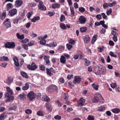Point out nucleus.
<instances>
[{
    "instance_id": "nucleus-1",
    "label": "nucleus",
    "mask_w": 120,
    "mask_h": 120,
    "mask_svg": "<svg viewBox=\"0 0 120 120\" xmlns=\"http://www.w3.org/2000/svg\"><path fill=\"white\" fill-rule=\"evenodd\" d=\"M106 71V68L104 66H101V67L97 71H95V73L97 75H100L101 74L104 75Z\"/></svg>"
},
{
    "instance_id": "nucleus-2",
    "label": "nucleus",
    "mask_w": 120,
    "mask_h": 120,
    "mask_svg": "<svg viewBox=\"0 0 120 120\" xmlns=\"http://www.w3.org/2000/svg\"><path fill=\"white\" fill-rule=\"evenodd\" d=\"M57 90V88L54 85H52L49 86L48 88V92L51 93L56 92Z\"/></svg>"
},
{
    "instance_id": "nucleus-3",
    "label": "nucleus",
    "mask_w": 120,
    "mask_h": 120,
    "mask_svg": "<svg viewBox=\"0 0 120 120\" xmlns=\"http://www.w3.org/2000/svg\"><path fill=\"white\" fill-rule=\"evenodd\" d=\"M5 47L9 49H13L15 46V43L13 42H7L4 45Z\"/></svg>"
},
{
    "instance_id": "nucleus-4",
    "label": "nucleus",
    "mask_w": 120,
    "mask_h": 120,
    "mask_svg": "<svg viewBox=\"0 0 120 120\" xmlns=\"http://www.w3.org/2000/svg\"><path fill=\"white\" fill-rule=\"evenodd\" d=\"M36 94L34 93V92L31 91L27 95L28 98L30 100H32L35 98Z\"/></svg>"
},
{
    "instance_id": "nucleus-5",
    "label": "nucleus",
    "mask_w": 120,
    "mask_h": 120,
    "mask_svg": "<svg viewBox=\"0 0 120 120\" xmlns=\"http://www.w3.org/2000/svg\"><path fill=\"white\" fill-rule=\"evenodd\" d=\"M17 12V11L16 9L13 8L9 11L8 15L10 16H13L16 15Z\"/></svg>"
},
{
    "instance_id": "nucleus-6",
    "label": "nucleus",
    "mask_w": 120,
    "mask_h": 120,
    "mask_svg": "<svg viewBox=\"0 0 120 120\" xmlns=\"http://www.w3.org/2000/svg\"><path fill=\"white\" fill-rule=\"evenodd\" d=\"M86 21V18L83 15L80 16L78 20V22L79 23L82 24L85 23Z\"/></svg>"
},
{
    "instance_id": "nucleus-7",
    "label": "nucleus",
    "mask_w": 120,
    "mask_h": 120,
    "mask_svg": "<svg viewBox=\"0 0 120 120\" xmlns=\"http://www.w3.org/2000/svg\"><path fill=\"white\" fill-rule=\"evenodd\" d=\"M37 68V66L34 63H32L31 65L29 64L27 66V68L29 70L32 71L34 70Z\"/></svg>"
},
{
    "instance_id": "nucleus-8",
    "label": "nucleus",
    "mask_w": 120,
    "mask_h": 120,
    "mask_svg": "<svg viewBox=\"0 0 120 120\" xmlns=\"http://www.w3.org/2000/svg\"><path fill=\"white\" fill-rule=\"evenodd\" d=\"M42 2L40 1L39 2L38 5V8L39 9L42 11H45L46 8L45 6L43 5Z\"/></svg>"
},
{
    "instance_id": "nucleus-9",
    "label": "nucleus",
    "mask_w": 120,
    "mask_h": 120,
    "mask_svg": "<svg viewBox=\"0 0 120 120\" xmlns=\"http://www.w3.org/2000/svg\"><path fill=\"white\" fill-rule=\"evenodd\" d=\"M7 91V94H5V98H8L9 97V95L13 94V93L10 88L8 86H7L6 88Z\"/></svg>"
},
{
    "instance_id": "nucleus-10",
    "label": "nucleus",
    "mask_w": 120,
    "mask_h": 120,
    "mask_svg": "<svg viewBox=\"0 0 120 120\" xmlns=\"http://www.w3.org/2000/svg\"><path fill=\"white\" fill-rule=\"evenodd\" d=\"M85 102V100L83 98H81L78 101H77V104L78 107H81L84 105Z\"/></svg>"
},
{
    "instance_id": "nucleus-11",
    "label": "nucleus",
    "mask_w": 120,
    "mask_h": 120,
    "mask_svg": "<svg viewBox=\"0 0 120 120\" xmlns=\"http://www.w3.org/2000/svg\"><path fill=\"white\" fill-rule=\"evenodd\" d=\"M4 24L5 25L7 28L11 27V26L10 20L9 19L7 18L5 19L4 22Z\"/></svg>"
},
{
    "instance_id": "nucleus-12",
    "label": "nucleus",
    "mask_w": 120,
    "mask_h": 120,
    "mask_svg": "<svg viewBox=\"0 0 120 120\" xmlns=\"http://www.w3.org/2000/svg\"><path fill=\"white\" fill-rule=\"evenodd\" d=\"M81 78L80 76H75V77L74 79L73 82L75 84L76 83H79L81 82Z\"/></svg>"
},
{
    "instance_id": "nucleus-13",
    "label": "nucleus",
    "mask_w": 120,
    "mask_h": 120,
    "mask_svg": "<svg viewBox=\"0 0 120 120\" xmlns=\"http://www.w3.org/2000/svg\"><path fill=\"white\" fill-rule=\"evenodd\" d=\"M13 79L12 78L8 77L6 80H4V82L5 83L9 85L13 82Z\"/></svg>"
},
{
    "instance_id": "nucleus-14",
    "label": "nucleus",
    "mask_w": 120,
    "mask_h": 120,
    "mask_svg": "<svg viewBox=\"0 0 120 120\" xmlns=\"http://www.w3.org/2000/svg\"><path fill=\"white\" fill-rule=\"evenodd\" d=\"M23 4V2L21 0H16L15 1V5L17 7L21 6Z\"/></svg>"
},
{
    "instance_id": "nucleus-15",
    "label": "nucleus",
    "mask_w": 120,
    "mask_h": 120,
    "mask_svg": "<svg viewBox=\"0 0 120 120\" xmlns=\"http://www.w3.org/2000/svg\"><path fill=\"white\" fill-rule=\"evenodd\" d=\"M49 58V56H45L44 58V59L45 60L46 63V65L47 66H49L50 64Z\"/></svg>"
},
{
    "instance_id": "nucleus-16",
    "label": "nucleus",
    "mask_w": 120,
    "mask_h": 120,
    "mask_svg": "<svg viewBox=\"0 0 120 120\" xmlns=\"http://www.w3.org/2000/svg\"><path fill=\"white\" fill-rule=\"evenodd\" d=\"M53 68H46V73L47 74L51 76L53 74L51 72L53 71Z\"/></svg>"
},
{
    "instance_id": "nucleus-17",
    "label": "nucleus",
    "mask_w": 120,
    "mask_h": 120,
    "mask_svg": "<svg viewBox=\"0 0 120 120\" xmlns=\"http://www.w3.org/2000/svg\"><path fill=\"white\" fill-rule=\"evenodd\" d=\"M8 60L9 58L7 56H0V61H7Z\"/></svg>"
},
{
    "instance_id": "nucleus-18",
    "label": "nucleus",
    "mask_w": 120,
    "mask_h": 120,
    "mask_svg": "<svg viewBox=\"0 0 120 120\" xmlns=\"http://www.w3.org/2000/svg\"><path fill=\"white\" fill-rule=\"evenodd\" d=\"M18 97L21 100H23L26 98V95L23 93L19 94Z\"/></svg>"
},
{
    "instance_id": "nucleus-19",
    "label": "nucleus",
    "mask_w": 120,
    "mask_h": 120,
    "mask_svg": "<svg viewBox=\"0 0 120 120\" xmlns=\"http://www.w3.org/2000/svg\"><path fill=\"white\" fill-rule=\"evenodd\" d=\"M29 84L28 82H26L25 84V86L23 87L22 89L24 90H28L29 88Z\"/></svg>"
},
{
    "instance_id": "nucleus-20",
    "label": "nucleus",
    "mask_w": 120,
    "mask_h": 120,
    "mask_svg": "<svg viewBox=\"0 0 120 120\" xmlns=\"http://www.w3.org/2000/svg\"><path fill=\"white\" fill-rule=\"evenodd\" d=\"M60 5L57 3H56L53 4L52 6V8L53 9L58 8L60 7Z\"/></svg>"
},
{
    "instance_id": "nucleus-21",
    "label": "nucleus",
    "mask_w": 120,
    "mask_h": 120,
    "mask_svg": "<svg viewBox=\"0 0 120 120\" xmlns=\"http://www.w3.org/2000/svg\"><path fill=\"white\" fill-rule=\"evenodd\" d=\"M90 40V38L88 35H86L84 39V41L86 43L89 42Z\"/></svg>"
},
{
    "instance_id": "nucleus-22",
    "label": "nucleus",
    "mask_w": 120,
    "mask_h": 120,
    "mask_svg": "<svg viewBox=\"0 0 120 120\" xmlns=\"http://www.w3.org/2000/svg\"><path fill=\"white\" fill-rule=\"evenodd\" d=\"M60 62L63 64H64L66 61V59L65 57L63 56H62L60 59Z\"/></svg>"
},
{
    "instance_id": "nucleus-23",
    "label": "nucleus",
    "mask_w": 120,
    "mask_h": 120,
    "mask_svg": "<svg viewBox=\"0 0 120 120\" xmlns=\"http://www.w3.org/2000/svg\"><path fill=\"white\" fill-rule=\"evenodd\" d=\"M7 98V99L6 101V102H9L11 101H13L14 99V97L13 96H9V97L8 98L7 97L6 98Z\"/></svg>"
},
{
    "instance_id": "nucleus-24",
    "label": "nucleus",
    "mask_w": 120,
    "mask_h": 120,
    "mask_svg": "<svg viewBox=\"0 0 120 120\" xmlns=\"http://www.w3.org/2000/svg\"><path fill=\"white\" fill-rule=\"evenodd\" d=\"M7 10L8 11H9V10L13 8L12 4L11 3H9L6 5Z\"/></svg>"
},
{
    "instance_id": "nucleus-25",
    "label": "nucleus",
    "mask_w": 120,
    "mask_h": 120,
    "mask_svg": "<svg viewBox=\"0 0 120 120\" xmlns=\"http://www.w3.org/2000/svg\"><path fill=\"white\" fill-rule=\"evenodd\" d=\"M20 74L23 77L26 79L28 78V77L27 74L24 72L23 71H21L20 72Z\"/></svg>"
},
{
    "instance_id": "nucleus-26",
    "label": "nucleus",
    "mask_w": 120,
    "mask_h": 120,
    "mask_svg": "<svg viewBox=\"0 0 120 120\" xmlns=\"http://www.w3.org/2000/svg\"><path fill=\"white\" fill-rule=\"evenodd\" d=\"M16 36L18 38L20 39H22L24 38V36L23 34L20 35L19 33H17Z\"/></svg>"
},
{
    "instance_id": "nucleus-27",
    "label": "nucleus",
    "mask_w": 120,
    "mask_h": 120,
    "mask_svg": "<svg viewBox=\"0 0 120 120\" xmlns=\"http://www.w3.org/2000/svg\"><path fill=\"white\" fill-rule=\"evenodd\" d=\"M112 111L114 113H118L120 112V109L115 108L112 109Z\"/></svg>"
},
{
    "instance_id": "nucleus-28",
    "label": "nucleus",
    "mask_w": 120,
    "mask_h": 120,
    "mask_svg": "<svg viewBox=\"0 0 120 120\" xmlns=\"http://www.w3.org/2000/svg\"><path fill=\"white\" fill-rule=\"evenodd\" d=\"M87 29L86 27H83L80 28V31L82 33H84L87 30Z\"/></svg>"
},
{
    "instance_id": "nucleus-29",
    "label": "nucleus",
    "mask_w": 120,
    "mask_h": 120,
    "mask_svg": "<svg viewBox=\"0 0 120 120\" xmlns=\"http://www.w3.org/2000/svg\"><path fill=\"white\" fill-rule=\"evenodd\" d=\"M65 20V17L64 15L63 14L61 15L60 18V21L61 22H63Z\"/></svg>"
},
{
    "instance_id": "nucleus-30",
    "label": "nucleus",
    "mask_w": 120,
    "mask_h": 120,
    "mask_svg": "<svg viewBox=\"0 0 120 120\" xmlns=\"http://www.w3.org/2000/svg\"><path fill=\"white\" fill-rule=\"evenodd\" d=\"M6 115L5 112H4L0 115V120H2L4 119Z\"/></svg>"
},
{
    "instance_id": "nucleus-31",
    "label": "nucleus",
    "mask_w": 120,
    "mask_h": 120,
    "mask_svg": "<svg viewBox=\"0 0 120 120\" xmlns=\"http://www.w3.org/2000/svg\"><path fill=\"white\" fill-rule=\"evenodd\" d=\"M17 108V107L16 105H14L12 107L9 108L8 109V110H13L15 111Z\"/></svg>"
},
{
    "instance_id": "nucleus-32",
    "label": "nucleus",
    "mask_w": 120,
    "mask_h": 120,
    "mask_svg": "<svg viewBox=\"0 0 120 120\" xmlns=\"http://www.w3.org/2000/svg\"><path fill=\"white\" fill-rule=\"evenodd\" d=\"M60 28L63 30H66L67 29V27L65 24L63 23H61L60 24Z\"/></svg>"
},
{
    "instance_id": "nucleus-33",
    "label": "nucleus",
    "mask_w": 120,
    "mask_h": 120,
    "mask_svg": "<svg viewBox=\"0 0 120 120\" xmlns=\"http://www.w3.org/2000/svg\"><path fill=\"white\" fill-rule=\"evenodd\" d=\"M37 115L38 116H43L44 114L43 111L41 110H39L37 112Z\"/></svg>"
},
{
    "instance_id": "nucleus-34",
    "label": "nucleus",
    "mask_w": 120,
    "mask_h": 120,
    "mask_svg": "<svg viewBox=\"0 0 120 120\" xmlns=\"http://www.w3.org/2000/svg\"><path fill=\"white\" fill-rule=\"evenodd\" d=\"M71 10V17H72L74 16V15L75 14V12L74 11V8L73 7H70Z\"/></svg>"
},
{
    "instance_id": "nucleus-35",
    "label": "nucleus",
    "mask_w": 120,
    "mask_h": 120,
    "mask_svg": "<svg viewBox=\"0 0 120 120\" xmlns=\"http://www.w3.org/2000/svg\"><path fill=\"white\" fill-rule=\"evenodd\" d=\"M92 86L94 89L96 90H98V86L97 85H96L94 83H93L92 84Z\"/></svg>"
},
{
    "instance_id": "nucleus-36",
    "label": "nucleus",
    "mask_w": 120,
    "mask_h": 120,
    "mask_svg": "<svg viewBox=\"0 0 120 120\" xmlns=\"http://www.w3.org/2000/svg\"><path fill=\"white\" fill-rule=\"evenodd\" d=\"M99 99L98 97L96 96L93 99V102L94 103L98 102L99 101Z\"/></svg>"
},
{
    "instance_id": "nucleus-37",
    "label": "nucleus",
    "mask_w": 120,
    "mask_h": 120,
    "mask_svg": "<svg viewBox=\"0 0 120 120\" xmlns=\"http://www.w3.org/2000/svg\"><path fill=\"white\" fill-rule=\"evenodd\" d=\"M97 36L95 35L93 37L91 43L92 44H93L95 42L97 39Z\"/></svg>"
},
{
    "instance_id": "nucleus-38",
    "label": "nucleus",
    "mask_w": 120,
    "mask_h": 120,
    "mask_svg": "<svg viewBox=\"0 0 120 120\" xmlns=\"http://www.w3.org/2000/svg\"><path fill=\"white\" fill-rule=\"evenodd\" d=\"M39 66L40 69L41 70L43 71H45V67L44 66L41 64L39 65Z\"/></svg>"
},
{
    "instance_id": "nucleus-39",
    "label": "nucleus",
    "mask_w": 120,
    "mask_h": 120,
    "mask_svg": "<svg viewBox=\"0 0 120 120\" xmlns=\"http://www.w3.org/2000/svg\"><path fill=\"white\" fill-rule=\"evenodd\" d=\"M40 44L41 45H45L46 43V41L44 39H42L39 42Z\"/></svg>"
},
{
    "instance_id": "nucleus-40",
    "label": "nucleus",
    "mask_w": 120,
    "mask_h": 120,
    "mask_svg": "<svg viewBox=\"0 0 120 120\" xmlns=\"http://www.w3.org/2000/svg\"><path fill=\"white\" fill-rule=\"evenodd\" d=\"M55 13L54 12H51L49 11L48 13V15L50 16H52L55 14Z\"/></svg>"
},
{
    "instance_id": "nucleus-41",
    "label": "nucleus",
    "mask_w": 120,
    "mask_h": 120,
    "mask_svg": "<svg viewBox=\"0 0 120 120\" xmlns=\"http://www.w3.org/2000/svg\"><path fill=\"white\" fill-rule=\"evenodd\" d=\"M87 119L88 120H94V118L93 116L89 115L88 116Z\"/></svg>"
},
{
    "instance_id": "nucleus-42",
    "label": "nucleus",
    "mask_w": 120,
    "mask_h": 120,
    "mask_svg": "<svg viewBox=\"0 0 120 120\" xmlns=\"http://www.w3.org/2000/svg\"><path fill=\"white\" fill-rule=\"evenodd\" d=\"M105 48L104 46H102L101 47H98V49L100 52H102L103 50V49Z\"/></svg>"
},
{
    "instance_id": "nucleus-43",
    "label": "nucleus",
    "mask_w": 120,
    "mask_h": 120,
    "mask_svg": "<svg viewBox=\"0 0 120 120\" xmlns=\"http://www.w3.org/2000/svg\"><path fill=\"white\" fill-rule=\"evenodd\" d=\"M109 4L107 3H105L103 5V8L104 9H106V8H108L109 5Z\"/></svg>"
},
{
    "instance_id": "nucleus-44",
    "label": "nucleus",
    "mask_w": 120,
    "mask_h": 120,
    "mask_svg": "<svg viewBox=\"0 0 120 120\" xmlns=\"http://www.w3.org/2000/svg\"><path fill=\"white\" fill-rule=\"evenodd\" d=\"M29 41V40L28 39L26 38L24 40H22L21 41V42L23 43H27Z\"/></svg>"
},
{
    "instance_id": "nucleus-45",
    "label": "nucleus",
    "mask_w": 120,
    "mask_h": 120,
    "mask_svg": "<svg viewBox=\"0 0 120 120\" xmlns=\"http://www.w3.org/2000/svg\"><path fill=\"white\" fill-rule=\"evenodd\" d=\"M75 41L73 40L72 39L69 40V44H71L72 45H74L75 44Z\"/></svg>"
},
{
    "instance_id": "nucleus-46",
    "label": "nucleus",
    "mask_w": 120,
    "mask_h": 120,
    "mask_svg": "<svg viewBox=\"0 0 120 120\" xmlns=\"http://www.w3.org/2000/svg\"><path fill=\"white\" fill-rule=\"evenodd\" d=\"M64 47L63 45H60L59 46L58 50L59 51H61L64 49Z\"/></svg>"
},
{
    "instance_id": "nucleus-47",
    "label": "nucleus",
    "mask_w": 120,
    "mask_h": 120,
    "mask_svg": "<svg viewBox=\"0 0 120 120\" xmlns=\"http://www.w3.org/2000/svg\"><path fill=\"white\" fill-rule=\"evenodd\" d=\"M79 11L82 13L85 11V9L83 7H80L79 8Z\"/></svg>"
},
{
    "instance_id": "nucleus-48",
    "label": "nucleus",
    "mask_w": 120,
    "mask_h": 120,
    "mask_svg": "<svg viewBox=\"0 0 120 120\" xmlns=\"http://www.w3.org/2000/svg\"><path fill=\"white\" fill-rule=\"evenodd\" d=\"M64 97L65 101L67 100L68 98V94L67 93H64Z\"/></svg>"
},
{
    "instance_id": "nucleus-49",
    "label": "nucleus",
    "mask_w": 120,
    "mask_h": 120,
    "mask_svg": "<svg viewBox=\"0 0 120 120\" xmlns=\"http://www.w3.org/2000/svg\"><path fill=\"white\" fill-rule=\"evenodd\" d=\"M34 44V43L33 41H31L27 44V45L28 46H33Z\"/></svg>"
},
{
    "instance_id": "nucleus-50",
    "label": "nucleus",
    "mask_w": 120,
    "mask_h": 120,
    "mask_svg": "<svg viewBox=\"0 0 120 120\" xmlns=\"http://www.w3.org/2000/svg\"><path fill=\"white\" fill-rule=\"evenodd\" d=\"M66 46L67 49L68 50L70 49L73 47L72 45H70L69 44H67L66 45Z\"/></svg>"
},
{
    "instance_id": "nucleus-51",
    "label": "nucleus",
    "mask_w": 120,
    "mask_h": 120,
    "mask_svg": "<svg viewBox=\"0 0 120 120\" xmlns=\"http://www.w3.org/2000/svg\"><path fill=\"white\" fill-rule=\"evenodd\" d=\"M109 54L110 56L114 57H116L117 56L116 55H115L111 51L110 52Z\"/></svg>"
},
{
    "instance_id": "nucleus-52",
    "label": "nucleus",
    "mask_w": 120,
    "mask_h": 120,
    "mask_svg": "<svg viewBox=\"0 0 120 120\" xmlns=\"http://www.w3.org/2000/svg\"><path fill=\"white\" fill-rule=\"evenodd\" d=\"M105 110V108L102 106L99 107L98 108V110L99 111H101L104 110Z\"/></svg>"
},
{
    "instance_id": "nucleus-53",
    "label": "nucleus",
    "mask_w": 120,
    "mask_h": 120,
    "mask_svg": "<svg viewBox=\"0 0 120 120\" xmlns=\"http://www.w3.org/2000/svg\"><path fill=\"white\" fill-rule=\"evenodd\" d=\"M32 12L30 11L28 12L27 15V18L28 19H29L30 17L32 15Z\"/></svg>"
},
{
    "instance_id": "nucleus-54",
    "label": "nucleus",
    "mask_w": 120,
    "mask_h": 120,
    "mask_svg": "<svg viewBox=\"0 0 120 120\" xmlns=\"http://www.w3.org/2000/svg\"><path fill=\"white\" fill-rule=\"evenodd\" d=\"M109 6L110 7H112V6H114L116 4V2L115 1H113L111 3H109Z\"/></svg>"
},
{
    "instance_id": "nucleus-55",
    "label": "nucleus",
    "mask_w": 120,
    "mask_h": 120,
    "mask_svg": "<svg viewBox=\"0 0 120 120\" xmlns=\"http://www.w3.org/2000/svg\"><path fill=\"white\" fill-rule=\"evenodd\" d=\"M46 106L47 109H49L51 107V106L50 104L49 103H47L46 104Z\"/></svg>"
},
{
    "instance_id": "nucleus-56",
    "label": "nucleus",
    "mask_w": 120,
    "mask_h": 120,
    "mask_svg": "<svg viewBox=\"0 0 120 120\" xmlns=\"http://www.w3.org/2000/svg\"><path fill=\"white\" fill-rule=\"evenodd\" d=\"M25 112L27 114H30L32 113V111L29 109H27L26 110Z\"/></svg>"
},
{
    "instance_id": "nucleus-57",
    "label": "nucleus",
    "mask_w": 120,
    "mask_h": 120,
    "mask_svg": "<svg viewBox=\"0 0 120 120\" xmlns=\"http://www.w3.org/2000/svg\"><path fill=\"white\" fill-rule=\"evenodd\" d=\"M51 45L52 47H55L56 46L57 44L56 42L53 41L51 43Z\"/></svg>"
},
{
    "instance_id": "nucleus-58",
    "label": "nucleus",
    "mask_w": 120,
    "mask_h": 120,
    "mask_svg": "<svg viewBox=\"0 0 120 120\" xmlns=\"http://www.w3.org/2000/svg\"><path fill=\"white\" fill-rule=\"evenodd\" d=\"M22 46L24 49L26 50H27L28 49V46L27 44L22 45Z\"/></svg>"
},
{
    "instance_id": "nucleus-59",
    "label": "nucleus",
    "mask_w": 120,
    "mask_h": 120,
    "mask_svg": "<svg viewBox=\"0 0 120 120\" xmlns=\"http://www.w3.org/2000/svg\"><path fill=\"white\" fill-rule=\"evenodd\" d=\"M112 34L114 36H117L118 33L116 31H112L111 32Z\"/></svg>"
},
{
    "instance_id": "nucleus-60",
    "label": "nucleus",
    "mask_w": 120,
    "mask_h": 120,
    "mask_svg": "<svg viewBox=\"0 0 120 120\" xmlns=\"http://www.w3.org/2000/svg\"><path fill=\"white\" fill-rule=\"evenodd\" d=\"M41 94L40 93H38L37 94V98L39 100L41 99Z\"/></svg>"
},
{
    "instance_id": "nucleus-61",
    "label": "nucleus",
    "mask_w": 120,
    "mask_h": 120,
    "mask_svg": "<svg viewBox=\"0 0 120 120\" xmlns=\"http://www.w3.org/2000/svg\"><path fill=\"white\" fill-rule=\"evenodd\" d=\"M7 64L8 63H2L0 64V66L4 68H5Z\"/></svg>"
},
{
    "instance_id": "nucleus-62",
    "label": "nucleus",
    "mask_w": 120,
    "mask_h": 120,
    "mask_svg": "<svg viewBox=\"0 0 120 120\" xmlns=\"http://www.w3.org/2000/svg\"><path fill=\"white\" fill-rule=\"evenodd\" d=\"M111 86L113 89H114L116 86V83H112L110 85Z\"/></svg>"
},
{
    "instance_id": "nucleus-63",
    "label": "nucleus",
    "mask_w": 120,
    "mask_h": 120,
    "mask_svg": "<svg viewBox=\"0 0 120 120\" xmlns=\"http://www.w3.org/2000/svg\"><path fill=\"white\" fill-rule=\"evenodd\" d=\"M112 12V9L111 8H110L109 9L107 12V14L108 15H109L110 14H111Z\"/></svg>"
},
{
    "instance_id": "nucleus-64",
    "label": "nucleus",
    "mask_w": 120,
    "mask_h": 120,
    "mask_svg": "<svg viewBox=\"0 0 120 120\" xmlns=\"http://www.w3.org/2000/svg\"><path fill=\"white\" fill-rule=\"evenodd\" d=\"M13 22L14 24L17 23L19 22V20L18 18H16L13 20Z\"/></svg>"
}]
</instances>
